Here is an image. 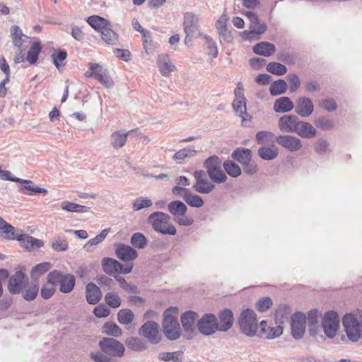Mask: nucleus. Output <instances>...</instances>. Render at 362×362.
Segmentation results:
<instances>
[{
	"label": "nucleus",
	"mask_w": 362,
	"mask_h": 362,
	"mask_svg": "<svg viewBox=\"0 0 362 362\" xmlns=\"http://www.w3.org/2000/svg\"><path fill=\"white\" fill-rule=\"evenodd\" d=\"M177 308L170 307L163 313L162 327L165 337L170 340H176L181 336V328L177 320Z\"/></svg>",
	"instance_id": "1"
},
{
	"label": "nucleus",
	"mask_w": 362,
	"mask_h": 362,
	"mask_svg": "<svg viewBox=\"0 0 362 362\" xmlns=\"http://www.w3.org/2000/svg\"><path fill=\"white\" fill-rule=\"evenodd\" d=\"M347 338L352 342L362 339V313H347L342 318Z\"/></svg>",
	"instance_id": "2"
},
{
	"label": "nucleus",
	"mask_w": 362,
	"mask_h": 362,
	"mask_svg": "<svg viewBox=\"0 0 362 362\" xmlns=\"http://www.w3.org/2000/svg\"><path fill=\"white\" fill-rule=\"evenodd\" d=\"M15 228L6 223L3 228L0 230V235L6 240H17L26 249L30 250L33 247H42L44 245L42 240L30 236L28 234L17 235L15 233Z\"/></svg>",
	"instance_id": "3"
},
{
	"label": "nucleus",
	"mask_w": 362,
	"mask_h": 362,
	"mask_svg": "<svg viewBox=\"0 0 362 362\" xmlns=\"http://www.w3.org/2000/svg\"><path fill=\"white\" fill-rule=\"evenodd\" d=\"M170 217L168 214L156 211L152 213L147 218V222L152 226L153 230L164 235H175L176 228L170 223Z\"/></svg>",
	"instance_id": "4"
},
{
	"label": "nucleus",
	"mask_w": 362,
	"mask_h": 362,
	"mask_svg": "<svg viewBox=\"0 0 362 362\" xmlns=\"http://www.w3.org/2000/svg\"><path fill=\"white\" fill-rule=\"evenodd\" d=\"M240 331L249 337L256 335L258 329L257 315L252 309L246 308L242 310L238 318Z\"/></svg>",
	"instance_id": "5"
},
{
	"label": "nucleus",
	"mask_w": 362,
	"mask_h": 362,
	"mask_svg": "<svg viewBox=\"0 0 362 362\" xmlns=\"http://www.w3.org/2000/svg\"><path fill=\"white\" fill-rule=\"evenodd\" d=\"M169 213L173 216V220L177 223L183 226H189L192 224L193 218L186 216L187 206L182 202L175 200L168 205Z\"/></svg>",
	"instance_id": "6"
},
{
	"label": "nucleus",
	"mask_w": 362,
	"mask_h": 362,
	"mask_svg": "<svg viewBox=\"0 0 362 362\" xmlns=\"http://www.w3.org/2000/svg\"><path fill=\"white\" fill-rule=\"evenodd\" d=\"M49 279L55 285L59 284V291L63 293H71L76 284L75 276L69 273H62L58 270H54L49 272Z\"/></svg>",
	"instance_id": "7"
},
{
	"label": "nucleus",
	"mask_w": 362,
	"mask_h": 362,
	"mask_svg": "<svg viewBox=\"0 0 362 362\" xmlns=\"http://www.w3.org/2000/svg\"><path fill=\"white\" fill-rule=\"evenodd\" d=\"M138 334L152 344L160 343L163 339L159 325L152 320L146 321L142 325L138 330Z\"/></svg>",
	"instance_id": "8"
},
{
	"label": "nucleus",
	"mask_w": 362,
	"mask_h": 362,
	"mask_svg": "<svg viewBox=\"0 0 362 362\" xmlns=\"http://www.w3.org/2000/svg\"><path fill=\"white\" fill-rule=\"evenodd\" d=\"M235 99L232 103L234 111L237 115L242 119V122H245L250 119V116L247 113L246 104L247 100L244 96V88L243 84L239 82L237 88L234 90Z\"/></svg>",
	"instance_id": "9"
},
{
	"label": "nucleus",
	"mask_w": 362,
	"mask_h": 362,
	"mask_svg": "<svg viewBox=\"0 0 362 362\" xmlns=\"http://www.w3.org/2000/svg\"><path fill=\"white\" fill-rule=\"evenodd\" d=\"M100 350L110 356L122 358L125 351L124 345L112 337H104L99 342Z\"/></svg>",
	"instance_id": "10"
},
{
	"label": "nucleus",
	"mask_w": 362,
	"mask_h": 362,
	"mask_svg": "<svg viewBox=\"0 0 362 362\" xmlns=\"http://www.w3.org/2000/svg\"><path fill=\"white\" fill-rule=\"evenodd\" d=\"M89 69L85 73L86 78L93 77L100 81L106 88L112 87L114 83L110 76L108 71L101 64L98 63H89Z\"/></svg>",
	"instance_id": "11"
},
{
	"label": "nucleus",
	"mask_w": 362,
	"mask_h": 362,
	"mask_svg": "<svg viewBox=\"0 0 362 362\" xmlns=\"http://www.w3.org/2000/svg\"><path fill=\"white\" fill-rule=\"evenodd\" d=\"M320 327L323 329L325 334L328 338H334L339 329L338 314L333 310L325 313Z\"/></svg>",
	"instance_id": "12"
},
{
	"label": "nucleus",
	"mask_w": 362,
	"mask_h": 362,
	"mask_svg": "<svg viewBox=\"0 0 362 362\" xmlns=\"http://www.w3.org/2000/svg\"><path fill=\"white\" fill-rule=\"evenodd\" d=\"M197 327L198 330L202 334L206 336L212 335L217 330L219 331L218 324L216 316L210 313L204 315L198 320Z\"/></svg>",
	"instance_id": "13"
},
{
	"label": "nucleus",
	"mask_w": 362,
	"mask_h": 362,
	"mask_svg": "<svg viewBox=\"0 0 362 362\" xmlns=\"http://www.w3.org/2000/svg\"><path fill=\"white\" fill-rule=\"evenodd\" d=\"M193 175L195 178V183L193 185V189L197 192L201 194H209L214 189L215 185L209 180L206 173L204 170H195Z\"/></svg>",
	"instance_id": "14"
},
{
	"label": "nucleus",
	"mask_w": 362,
	"mask_h": 362,
	"mask_svg": "<svg viewBox=\"0 0 362 362\" xmlns=\"http://www.w3.org/2000/svg\"><path fill=\"white\" fill-rule=\"evenodd\" d=\"M28 281V278L23 272L17 271L8 279V291L13 295L20 294Z\"/></svg>",
	"instance_id": "15"
},
{
	"label": "nucleus",
	"mask_w": 362,
	"mask_h": 362,
	"mask_svg": "<svg viewBox=\"0 0 362 362\" xmlns=\"http://www.w3.org/2000/svg\"><path fill=\"white\" fill-rule=\"evenodd\" d=\"M183 30L185 33H189L199 37L204 35L200 30L199 16L192 12H187L184 14Z\"/></svg>",
	"instance_id": "16"
},
{
	"label": "nucleus",
	"mask_w": 362,
	"mask_h": 362,
	"mask_svg": "<svg viewBox=\"0 0 362 362\" xmlns=\"http://www.w3.org/2000/svg\"><path fill=\"white\" fill-rule=\"evenodd\" d=\"M291 334L296 339L303 337L305 331V316L296 312L291 316Z\"/></svg>",
	"instance_id": "17"
},
{
	"label": "nucleus",
	"mask_w": 362,
	"mask_h": 362,
	"mask_svg": "<svg viewBox=\"0 0 362 362\" xmlns=\"http://www.w3.org/2000/svg\"><path fill=\"white\" fill-rule=\"evenodd\" d=\"M276 141L291 152L300 151L303 147L301 140L292 135H279L276 137Z\"/></svg>",
	"instance_id": "18"
},
{
	"label": "nucleus",
	"mask_w": 362,
	"mask_h": 362,
	"mask_svg": "<svg viewBox=\"0 0 362 362\" xmlns=\"http://www.w3.org/2000/svg\"><path fill=\"white\" fill-rule=\"evenodd\" d=\"M250 21V29L252 30L257 35L264 34L267 29V25L265 22L262 21L258 17L257 13L247 11L243 13Z\"/></svg>",
	"instance_id": "19"
},
{
	"label": "nucleus",
	"mask_w": 362,
	"mask_h": 362,
	"mask_svg": "<svg viewBox=\"0 0 362 362\" xmlns=\"http://www.w3.org/2000/svg\"><path fill=\"white\" fill-rule=\"evenodd\" d=\"M299 121L295 115H286L279 118L278 126L281 132L295 133Z\"/></svg>",
	"instance_id": "20"
},
{
	"label": "nucleus",
	"mask_w": 362,
	"mask_h": 362,
	"mask_svg": "<svg viewBox=\"0 0 362 362\" xmlns=\"http://www.w3.org/2000/svg\"><path fill=\"white\" fill-rule=\"evenodd\" d=\"M197 317V313L192 310L186 311L180 316L182 326L184 332L188 334V338L192 337V333L195 328L194 322Z\"/></svg>",
	"instance_id": "21"
},
{
	"label": "nucleus",
	"mask_w": 362,
	"mask_h": 362,
	"mask_svg": "<svg viewBox=\"0 0 362 362\" xmlns=\"http://www.w3.org/2000/svg\"><path fill=\"white\" fill-rule=\"evenodd\" d=\"M314 111L312 100L305 96L300 97L296 103L295 112L302 117H308Z\"/></svg>",
	"instance_id": "22"
},
{
	"label": "nucleus",
	"mask_w": 362,
	"mask_h": 362,
	"mask_svg": "<svg viewBox=\"0 0 362 362\" xmlns=\"http://www.w3.org/2000/svg\"><path fill=\"white\" fill-rule=\"evenodd\" d=\"M115 253L117 257L123 262H130L138 257V252L134 248L124 244L118 245Z\"/></svg>",
	"instance_id": "23"
},
{
	"label": "nucleus",
	"mask_w": 362,
	"mask_h": 362,
	"mask_svg": "<svg viewBox=\"0 0 362 362\" xmlns=\"http://www.w3.org/2000/svg\"><path fill=\"white\" fill-rule=\"evenodd\" d=\"M156 63L162 76L168 77L174 71L175 66L170 62L168 54H161L157 57Z\"/></svg>",
	"instance_id": "24"
},
{
	"label": "nucleus",
	"mask_w": 362,
	"mask_h": 362,
	"mask_svg": "<svg viewBox=\"0 0 362 362\" xmlns=\"http://www.w3.org/2000/svg\"><path fill=\"white\" fill-rule=\"evenodd\" d=\"M86 298L88 304L95 305L102 298L103 293L100 288L93 282L86 286Z\"/></svg>",
	"instance_id": "25"
},
{
	"label": "nucleus",
	"mask_w": 362,
	"mask_h": 362,
	"mask_svg": "<svg viewBox=\"0 0 362 362\" xmlns=\"http://www.w3.org/2000/svg\"><path fill=\"white\" fill-rule=\"evenodd\" d=\"M219 323L218 328L221 332H226L230 329L234 322L233 314L229 309H224L218 315Z\"/></svg>",
	"instance_id": "26"
},
{
	"label": "nucleus",
	"mask_w": 362,
	"mask_h": 362,
	"mask_svg": "<svg viewBox=\"0 0 362 362\" xmlns=\"http://www.w3.org/2000/svg\"><path fill=\"white\" fill-rule=\"evenodd\" d=\"M321 313L314 309L308 312L307 322L309 327V332L312 336L316 335L321 327L318 325L319 319L321 317Z\"/></svg>",
	"instance_id": "27"
},
{
	"label": "nucleus",
	"mask_w": 362,
	"mask_h": 362,
	"mask_svg": "<svg viewBox=\"0 0 362 362\" xmlns=\"http://www.w3.org/2000/svg\"><path fill=\"white\" fill-rule=\"evenodd\" d=\"M295 133L302 138L312 139L316 136L317 130L309 122L300 120Z\"/></svg>",
	"instance_id": "28"
},
{
	"label": "nucleus",
	"mask_w": 362,
	"mask_h": 362,
	"mask_svg": "<svg viewBox=\"0 0 362 362\" xmlns=\"http://www.w3.org/2000/svg\"><path fill=\"white\" fill-rule=\"evenodd\" d=\"M261 332L264 334L267 339H274L281 336L283 333V328L281 326L269 327L266 320H262L259 323Z\"/></svg>",
	"instance_id": "29"
},
{
	"label": "nucleus",
	"mask_w": 362,
	"mask_h": 362,
	"mask_svg": "<svg viewBox=\"0 0 362 362\" xmlns=\"http://www.w3.org/2000/svg\"><path fill=\"white\" fill-rule=\"evenodd\" d=\"M124 342L127 348L134 351L141 352L148 348L147 342L137 337H128Z\"/></svg>",
	"instance_id": "30"
},
{
	"label": "nucleus",
	"mask_w": 362,
	"mask_h": 362,
	"mask_svg": "<svg viewBox=\"0 0 362 362\" xmlns=\"http://www.w3.org/2000/svg\"><path fill=\"white\" fill-rule=\"evenodd\" d=\"M252 50L257 54L269 57L276 52V49L274 45L264 41L256 44L253 47Z\"/></svg>",
	"instance_id": "31"
},
{
	"label": "nucleus",
	"mask_w": 362,
	"mask_h": 362,
	"mask_svg": "<svg viewBox=\"0 0 362 362\" xmlns=\"http://www.w3.org/2000/svg\"><path fill=\"white\" fill-rule=\"evenodd\" d=\"M102 267L107 274L112 276L118 274V271L122 268V264L115 259L105 257L102 260Z\"/></svg>",
	"instance_id": "32"
},
{
	"label": "nucleus",
	"mask_w": 362,
	"mask_h": 362,
	"mask_svg": "<svg viewBox=\"0 0 362 362\" xmlns=\"http://www.w3.org/2000/svg\"><path fill=\"white\" fill-rule=\"evenodd\" d=\"M39 292V284L37 282L28 281L26 286L24 287L23 292L20 294L27 301H32L35 300Z\"/></svg>",
	"instance_id": "33"
},
{
	"label": "nucleus",
	"mask_w": 362,
	"mask_h": 362,
	"mask_svg": "<svg viewBox=\"0 0 362 362\" xmlns=\"http://www.w3.org/2000/svg\"><path fill=\"white\" fill-rule=\"evenodd\" d=\"M258 155L264 160H274L279 155V148L274 144L263 146L258 149Z\"/></svg>",
	"instance_id": "34"
},
{
	"label": "nucleus",
	"mask_w": 362,
	"mask_h": 362,
	"mask_svg": "<svg viewBox=\"0 0 362 362\" xmlns=\"http://www.w3.org/2000/svg\"><path fill=\"white\" fill-rule=\"evenodd\" d=\"M294 107L293 102L288 97H281L277 99L274 104V110L276 112H288Z\"/></svg>",
	"instance_id": "35"
},
{
	"label": "nucleus",
	"mask_w": 362,
	"mask_h": 362,
	"mask_svg": "<svg viewBox=\"0 0 362 362\" xmlns=\"http://www.w3.org/2000/svg\"><path fill=\"white\" fill-rule=\"evenodd\" d=\"M23 185L19 188L18 191L23 194H28L29 195L33 193H47V190L45 188L40 187L38 186H32L33 182L30 180H23L19 182Z\"/></svg>",
	"instance_id": "36"
},
{
	"label": "nucleus",
	"mask_w": 362,
	"mask_h": 362,
	"mask_svg": "<svg viewBox=\"0 0 362 362\" xmlns=\"http://www.w3.org/2000/svg\"><path fill=\"white\" fill-rule=\"evenodd\" d=\"M232 158L243 165L251 160L252 151L248 148H238L233 152Z\"/></svg>",
	"instance_id": "37"
},
{
	"label": "nucleus",
	"mask_w": 362,
	"mask_h": 362,
	"mask_svg": "<svg viewBox=\"0 0 362 362\" xmlns=\"http://www.w3.org/2000/svg\"><path fill=\"white\" fill-rule=\"evenodd\" d=\"M88 23L95 30L101 33L103 29L106 28L110 23L105 18L98 16H92L88 18Z\"/></svg>",
	"instance_id": "38"
},
{
	"label": "nucleus",
	"mask_w": 362,
	"mask_h": 362,
	"mask_svg": "<svg viewBox=\"0 0 362 362\" xmlns=\"http://www.w3.org/2000/svg\"><path fill=\"white\" fill-rule=\"evenodd\" d=\"M182 352L163 351L158 354V359L162 362H182Z\"/></svg>",
	"instance_id": "39"
},
{
	"label": "nucleus",
	"mask_w": 362,
	"mask_h": 362,
	"mask_svg": "<svg viewBox=\"0 0 362 362\" xmlns=\"http://www.w3.org/2000/svg\"><path fill=\"white\" fill-rule=\"evenodd\" d=\"M100 36L102 40L107 44L114 45L118 42V35L111 29L110 25L101 31Z\"/></svg>",
	"instance_id": "40"
},
{
	"label": "nucleus",
	"mask_w": 362,
	"mask_h": 362,
	"mask_svg": "<svg viewBox=\"0 0 362 362\" xmlns=\"http://www.w3.org/2000/svg\"><path fill=\"white\" fill-rule=\"evenodd\" d=\"M204 167L206 170V173L212 175L214 171L221 168V160L217 156H211L204 161Z\"/></svg>",
	"instance_id": "41"
},
{
	"label": "nucleus",
	"mask_w": 362,
	"mask_h": 362,
	"mask_svg": "<svg viewBox=\"0 0 362 362\" xmlns=\"http://www.w3.org/2000/svg\"><path fill=\"white\" fill-rule=\"evenodd\" d=\"M55 286L54 282L50 281L49 273L47 276V283L43 284L41 288L40 295L42 298L45 300L49 299L56 291Z\"/></svg>",
	"instance_id": "42"
},
{
	"label": "nucleus",
	"mask_w": 362,
	"mask_h": 362,
	"mask_svg": "<svg viewBox=\"0 0 362 362\" xmlns=\"http://www.w3.org/2000/svg\"><path fill=\"white\" fill-rule=\"evenodd\" d=\"M110 231L109 228H105L102 230V232L97 235L95 238L89 240L83 246V249L86 250L87 252H91L92 251V247L97 245L100 243L103 242L106 236L107 235L108 233Z\"/></svg>",
	"instance_id": "43"
},
{
	"label": "nucleus",
	"mask_w": 362,
	"mask_h": 362,
	"mask_svg": "<svg viewBox=\"0 0 362 362\" xmlns=\"http://www.w3.org/2000/svg\"><path fill=\"white\" fill-rule=\"evenodd\" d=\"M62 209L69 212L86 213L90 209V207L75 204L71 202H63Z\"/></svg>",
	"instance_id": "44"
},
{
	"label": "nucleus",
	"mask_w": 362,
	"mask_h": 362,
	"mask_svg": "<svg viewBox=\"0 0 362 362\" xmlns=\"http://www.w3.org/2000/svg\"><path fill=\"white\" fill-rule=\"evenodd\" d=\"M131 132L127 133L114 132L111 135V144L115 148H119L124 146L127 136Z\"/></svg>",
	"instance_id": "45"
},
{
	"label": "nucleus",
	"mask_w": 362,
	"mask_h": 362,
	"mask_svg": "<svg viewBox=\"0 0 362 362\" xmlns=\"http://www.w3.org/2000/svg\"><path fill=\"white\" fill-rule=\"evenodd\" d=\"M288 88V84L283 79H279L272 83L269 91L272 95H279L284 93Z\"/></svg>",
	"instance_id": "46"
},
{
	"label": "nucleus",
	"mask_w": 362,
	"mask_h": 362,
	"mask_svg": "<svg viewBox=\"0 0 362 362\" xmlns=\"http://www.w3.org/2000/svg\"><path fill=\"white\" fill-rule=\"evenodd\" d=\"M51 267L49 262H42L34 267L30 272L31 278L36 281L43 274L47 272Z\"/></svg>",
	"instance_id": "47"
},
{
	"label": "nucleus",
	"mask_w": 362,
	"mask_h": 362,
	"mask_svg": "<svg viewBox=\"0 0 362 362\" xmlns=\"http://www.w3.org/2000/svg\"><path fill=\"white\" fill-rule=\"evenodd\" d=\"M226 172L232 177H238L241 174V169L238 165L233 161L228 160L223 164Z\"/></svg>",
	"instance_id": "48"
},
{
	"label": "nucleus",
	"mask_w": 362,
	"mask_h": 362,
	"mask_svg": "<svg viewBox=\"0 0 362 362\" xmlns=\"http://www.w3.org/2000/svg\"><path fill=\"white\" fill-rule=\"evenodd\" d=\"M152 205L153 202L151 199L146 197H139L132 202V209L137 211L143 209L151 207Z\"/></svg>",
	"instance_id": "49"
},
{
	"label": "nucleus",
	"mask_w": 362,
	"mask_h": 362,
	"mask_svg": "<svg viewBox=\"0 0 362 362\" xmlns=\"http://www.w3.org/2000/svg\"><path fill=\"white\" fill-rule=\"evenodd\" d=\"M184 201L192 207L200 208L204 205L202 198L199 195L193 194L190 190L185 195Z\"/></svg>",
	"instance_id": "50"
},
{
	"label": "nucleus",
	"mask_w": 362,
	"mask_h": 362,
	"mask_svg": "<svg viewBox=\"0 0 362 362\" xmlns=\"http://www.w3.org/2000/svg\"><path fill=\"white\" fill-rule=\"evenodd\" d=\"M103 332L114 337H120L122 334V329L115 323L106 322L103 325Z\"/></svg>",
	"instance_id": "51"
},
{
	"label": "nucleus",
	"mask_w": 362,
	"mask_h": 362,
	"mask_svg": "<svg viewBox=\"0 0 362 362\" xmlns=\"http://www.w3.org/2000/svg\"><path fill=\"white\" fill-rule=\"evenodd\" d=\"M131 244L138 249H144L147 245V239L141 233H135L131 237Z\"/></svg>",
	"instance_id": "52"
},
{
	"label": "nucleus",
	"mask_w": 362,
	"mask_h": 362,
	"mask_svg": "<svg viewBox=\"0 0 362 362\" xmlns=\"http://www.w3.org/2000/svg\"><path fill=\"white\" fill-rule=\"evenodd\" d=\"M267 70L277 76H282L287 72V67L279 62H269L267 66Z\"/></svg>",
	"instance_id": "53"
},
{
	"label": "nucleus",
	"mask_w": 362,
	"mask_h": 362,
	"mask_svg": "<svg viewBox=\"0 0 362 362\" xmlns=\"http://www.w3.org/2000/svg\"><path fill=\"white\" fill-rule=\"evenodd\" d=\"M202 37L204 39L207 46L208 54L213 59L216 58L218 51L216 42L209 35L204 34Z\"/></svg>",
	"instance_id": "54"
},
{
	"label": "nucleus",
	"mask_w": 362,
	"mask_h": 362,
	"mask_svg": "<svg viewBox=\"0 0 362 362\" xmlns=\"http://www.w3.org/2000/svg\"><path fill=\"white\" fill-rule=\"evenodd\" d=\"M134 313L129 309H122L117 313L118 321L123 325H129L134 320Z\"/></svg>",
	"instance_id": "55"
},
{
	"label": "nucleus",
	"mask_w": 362,
	"mask_h": 362,
	"mask_svg": "<svg viewBox=\"0 0 362 362\" xmlns=\"http://www.w3.org/2000/svg\"><path fill=\"white\" fill-rule=\"evenodd\" d=\"M105 301L112 308H119L122 303L119 296L113 291L109 292L105 296Z\"/></svg>",
	"instance_id": "56"
},
{
	"label": "nucleus",
	"mask_w": 362,
	"mask_h": 362,
	"mask_svg": "<svg viewBox=\"0 0 362 362\" xmlns=\"http://www.w3.org/2000/svg\"><path fill=\"white\" fill-rule=\"evenodd\" d=\"M41 51V47L40 45V42H36L33 44L31 46L30 50L28 51V55H27V61L29 62L30 64H35L37 59L38 55Z\"/></svg>",
	"instance_id": "57"
},
{
	"label": "nucleus",
	"mask_w": 362,
	"mask_h": 362,
	"mask_svg": "<svg viewBox=\"0 0 362 362\" xmlns=\"http://www.w3.org/2000/svg\"><path fill=\"white\" fill-rule=\"evenodd\" d=\"M11 35L15 46L18 48L22 47V42L24 40L23 38H27V36L22 33L21 28L18 25H13L11 28Z\"/></svg>",
	"instance_id": "58"
},
{
	"label": "nucleus",
	"mask_w": 362,
	"mask_h": 362,
	"mask_svg": "<svg viewBox=\"0 0 362 362\" xmlns=\"http://www.w3.org/2000/svg\"><path fill=\"white\" fill-rule=\"evenodd\" d=\"M197 151L192 148H182L176 152L173 156V159L176 160H182L187 158L194 157Z\"/></svg>",
	"instance_id": "59"
},
{
	"label": "nucleus",
	"mask_w": 362,
	"mask_h": 362,
	"mask_svg": "<svg viewBox=\"0 0 362 362\" xmlns=\"http://www.w3.org/2000/svg\"><path fill=\"white\" fill-rule=\"evenodd\" d=\"M275 138L274 134L268 131H261L257 133L256 140L258 144H264L266 142L273 141Z\"/></svg>",
	"instance_id": "60"
},
{
	"label": "nucleus",
	"mask_w": 362,
	"mask_h": 362,
	"mask_svg": "<svg viewBox=\"0 0 362 362\" xmlns=\"http://www.w3.org/2000/svg\"><path fill=\"white\" fill-rule=\"evenodd\" d=\"M272 305V300L269 297H264L259 299L255 305V308L260 313H264L269 310Z\"/></svg>",
	"instance_id": "61"
},
{
	"label": "nucleus",
	"mask_w": 362,
	"mask_h": 362,
	"mask_svg": "<svg viewBox=\"0 0 362 362\" xmlns=\"http://www.w3.org/2000/svg\"><path fill=\"white\" fill-rule=\"evenodd\" d=\"M329 144L325 139H319L314 145V150L318 154H325L329 151Z\"/></svg>",
	"instance_id": "62"
},
{
	"label": "nucleus",
	"mask_w": 362,
	"mask_h": 362,
	"mask_svg": "<svg viewBox=\"0 0 362 362\" xmlns=\"http://www.w3.org/2000/svg\"><path fill=\"white\" fill-rule=\"evenodd\" d=\"M52 248L57 252H64L67 250L68 243L64 238L57 237L52 242Z\"/></svg>",
	"instance_id": "63"
},
{
	"label": "nucleus",
	"mask_w": 362,
	"mask_h": 362,
	"mask_svg": "<svg viewBox=\"0 0 362 362\" xmlns=\"http://www.w3.org/2000/svg\"><path fill=\"white\" fill-rule=\"evenodd\" d=\"M90 358L95 362H115L112 358L107 356L108 355L101 352H92L90 353Z\"/></svg>",
	"instance_id": "64"
}]
</instances>
